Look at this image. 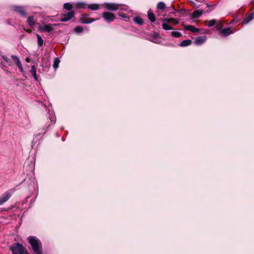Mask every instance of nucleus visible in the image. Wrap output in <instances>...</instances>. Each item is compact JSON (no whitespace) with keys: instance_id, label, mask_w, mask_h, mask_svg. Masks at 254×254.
<instances>
[{"instance_id":"nucleus-1","label":"nucleus","mask_w":254,"mask_h":254,"mask_svg":"<svg viewBox=\"0 0 254 254\" xmlns=\"http://www.w3.org/2000/svg\"><path fill=\"white\" fill-rule=\"evenodd\" d=\"M28 240L32 247L33 254H42V243L39 239L35 236H29Z\"/></svg>"},{"instance_id":"nucleus-2","label":"nucleus","mask_w":254,"mask_h":254,"mask_svg":"<svg viewBox=\"0 0 254 254\" xmlns=\"http://www.w3.org/2000/svg\"><path fill=\"white\" fill-rule=\"evenodd\" d=\"M12 254H29L26 249L19 243H13L10 248Z\"/></svg>"},{"instance_id":"nucleus-3","label":"nucleus","mask_w":254,"mask_h":254,"mask_svg":"<svg viewBox=\"0 0 254 254\" xmlns=\"http://www.w3.org/2000/svg\"><path fill=\"white\" fill-rule=\"evenodd\" d=\"M103 6L108 10L111 11H115L119 9L127 10V7L123 8L121 5L114 3H105L103 4Z\"/></svg>"},{"instance_id":"nucleus-4","label":"nucleus","mask_w":254,"mask_h":254,"mask_svg":"<svg viewBox=\"0 0 254 254\" xmlns=\"http://www.w3.org/2000/svg\"><path fill=\"white\" fill-rule=\"evenodd\" d=\"M103 17L105 20L108 22L113 21L116 18V16L114 13L109 12H104L103 13Z\"/></svg>"},{"instance_id":"nucleus-5","label":"nucleus","mask_w":254,"mask_h":254,"mask_svg":"<svg viewBox=\"0 0 254 254\" xmlns=\"http://www.w3.org/2000/svg\"><path fill=\"white\" fill-rule=\"evenodd\" d=\"M10 192L6 191L0 197V205L7 201L11 197Z\"/></svg>"},{"instance_id":"nucleus-6","label":"nucleus","mask_w":254,"mask_h":254,"mask_svg":"<svg viewBox=\"0 0 254 254\" xmlns=\"http://www.w3.org/2000/svg\"><path fill=\"white\" fill-rule=\"evenodd\" d=\"M74 15L73 11H71L66 14H64L63 15L61 18V21L62 22H65L71 19Z\"/></svg>"},{"instance_id":"nucleus-7","label":"nucleus","mask_w":254,"mask_h":254,"mask_svg":"<svg viewBox=\"0 0 254 254\" xmlns=\"http://www.w3.org/2000/svg\"><path fill=\"white\" fill-rule=\"evenodd\" d=\"M38 29L41 31L50 32L53 30V27L52 24H46L44 26L40 25Z\"/></svg>"},{"instance_id":"nucleus-8","label":"nucleus","mask_w":254,"mask_h":254,"mask_svg":"<svg viewBox=\"0 0 254 254\" xmlns=\"http://www.w3.org/2000/svg\"><path fill=\"white\" fill-rule=\"evenodd\" d=\"M206 40V37L205 36H200L197 37L194 41V43L197 45H200L203 44Z\"/></svg>"},{"instance_id":"nucleus-9","label":"nucleus","mask_w":254,"mask_h":254,"mask_svg":"<svg viewBox=\"0 0 254 254\" xmlns=\"http://www.w3.org/2000/svg\"><path fill=\"white\" fill-rule=\"evenodd\" d=\"M203 11L202 10L199 9L194 10L192 13V17L198 18L203 14Z\"/></svg>"},{"instance_id":"nucleus-10","label":"nucleus","mask_w":254,"mask_h":254,"mask_svg":"<svg viewBox=\"0 0 254 254\" xmlns=\"http://www.w3.org/2000/svg\"><path fill=\"white\" fill-rule=\"evenodd\" d=\"M14 9L15 11H17L20 14H21L22 16H25L26 13L24 10V9L22 7L19 6H15L14 7Z\"/></svg>"},{"instance_id":"nucleus-11","label":"nucleus","mask_w":254,"mask_h":254,"mask_svg":"<svg viewBox=\"0 0 254 254\" xmlns=\"http://www.w3.org/2000/svg\"><path fill=\"white\" fill-rule=\"evenodd\" d=\"M232 33V30L231 28H224L221 31V33L224 36H226Z\"/></svg>"},{"instance_id":"nucleus-12","label":"nucleus","mask_w":254,"mask_h":254,"mask_svg":"<svg viewBox=\"0 0 254 254\" xmlns=\"http://www.w3.org/2000/svg\"><path fill=\"white\" fill-rule=\"evenodd\" d=\"M27 22L31 27H32L36 24V21L34 19V17L32 16H30L27 18Z\"/></svg>"},{"instance_id":"nucleus-13","label":"nucleus","mask_w":254,"mask_h":254,"mask_svg":"<svg viewBox=\"0 0 254 254\" xmlns=\"http://www.w3.org/2000/svg\"><path fill=\"white\" fill-rule=\"evenodd\" d=\"M184 28L185 29L191 31L192 32H197L198 31V29L194 27L192 25H184Z\"/></svg>"},{"instance_id":"nucleus-14","label":"nucleus","mask_w":254,"mask_h":254,"mask_svg":"<svg viewBox=\"0 0 254 254\" xmlns=\"http://www.w3.org/2000/svg\"><path fill=\"white\" fill-rule=\"evenodd\" d=\"M30 72L32 75L33 76L35 80L37 81L38 80V76L36 74V67L35 65H32L31 66V69L30 70Z\"/></svg>"},{"instance_id":"nucleus-15","label":"nucleus","mask_w":254,"mask_h":254,"mask_svg":"<svg viewBox=\"0 0 254 254\" xmlns=\"http://www.w3.org/2000/svg\"><path fill=\"white\" fill-rule=\"evenodd\" d=\"M163 24L162 27L165 30H171L173 29V27L169 24V22H166L164 21V19H163Z\"/></svg>"},{"instance_id":"nucleus-16","label":"nucleus","mask_w":254,"mask_h":254,"mask_svg":"<svg viewBox=\"0 0 254 254\" xmlns=\"http://www.w3.org/2000/svg\"><path fill=\"white\" fill-rule=\"evenodd\" d=\"M191 43V41L190 40H189V39L185 40L182 41L180 43V46L181 47H186V46L190 45Z\"/></svg>"},{"instance_id":"nucleus-17","label":"nucleus","mask_w":254,"mask_h":254,"mask_svg":"<svg viewBox=\"0 0 254 254\" xmlns=\"http://www.w3.org/2000/svg\"><path fill=\"white\" fill-rule=\"evenodd\" d=\"M88 8L92 10H96L99 9V5L96 3L90 4L88 5Z\"/></svg>"},{"instance_id":"nucleus-18","label":"nucleus","mask_w":254,"mask_h":254,"mask_svg":"<svg viewBox=\"0 0 254 254\" xmlns=\"http://www.w3.org/2000/svg\"><path fill=\"white\" fill-rule=\"evenodd\" d=\"M148 17L149 19L151 22H154L155 21V17L154 14L152 12H151L150 10H149L148 11Z\"/></svg>"},{"instance_id":"nucleus-19","label":"nucleus","mask_w":254,"mask_h":254,"mask_svg":"<svg viewBox=\"0 0 254 254\" xmlns=\"http://www.w3.org/2000/svg\"><path fill=\"white\" fill-rule=\"evenodd\" d=\"M95 20V19L94 18H89V20H87L84 17H82L81 18V22L84 24H88L94 21Z\"/></svg>"},{"instance_id":"nucleus-20","label":"nucleus","mask_w":254,"mask_h":254,"mask_svg":"<svg viewBox=\"0 0 254 254\" xmlns=\"http://www.w3.org/2000/svg\"><path fill=\"white\" fill-rule=\"evenodd\" d=\"M164 21L166 22H171L174 23L175 25H177L179 23V21L178 19H176L174 18H166L164 19Z\"/></svg>"},{"instance_id":"nucleus-21","label":"nucleus","mask_w":254,"mask_h":254,"mask_svg":"<svg viewBox=\"0 0 254 254\" xmlns=\"http://www.w3.org/2000/svg\"><path fill=\"white\" fill-rule=\"evenodd\" d=\"M37 43L39 46H42L43 45L44 41L42 39V37L38 34H37Z\"/></svg>"},{"instance_id":"nucleus-22","label":"nucleus","mask_w":254,"mask_h":254,"mask_svg":"<svg viewBox=\"0 0 254 254\" xmlns=\"http://www.w3.org/2000/svg\"><path fill=\"white\" fill-rule=\"evenodd\" d=\"M254 18V15L253 14H250L244 20L243 22L244 23H247Z\"/></svg>"},{"instance_id":"nucleus-23","label":"nucleus","mask_w":254,"mask_h":254,"mask_svg":"<svg viewBox=\"0 0 254 254\" xmlns=\"http://www.w3.org/2000/svg\"><path fill=\"white\" fill-rule=\"evenodd\" d=\"M134 21L139 25H141L143 23V20L142 18L138 17H135L133 18Z\"/></svg>"},{"instance_id":"nucleus-24","label":"nucleus","mask_w":254,"mask_h":254,"mask_svg":"<svg viewBox=\"0 0 254 254\" xmlns=\"http://www.w3.org/2000/svg\"><path fill=\"white\" fill-rule=\"evenodd\" d=\"M60 62V61L58 58H56L54 60L53 67L55 69H56L58 67Z\"/></svg>"},{"instance_id":"nucleus-25","label":"nucleus","mask_w":254,"mask_h":254,"mask_svg":"<svg viewBox=\"0 0 254 254\" xmlns=\"http://www.w3.org/2000/svg\"><path fill=\"white\" fill-rule=\"evenodd\" d=\"M166 7L165 4L163 2H159L157 4V8L163 10Z\"/></svg>"},{"instance_id":"nucleus-26","label":"nucleus","mask_w":254,"mask_h":254,"mask_svg":"<svg viewBox=\"0 0 254 254\" xmlns=\"http://www.w3.org/2000/svg\"><path fill=\"white\" fill-rule=\"evenodd\" d=\"M171 35L173 37L179 38L182 36L181 33L178 31H172L171 32Z\"/></svg>"},{"instance_id":"nucleus-27","label":"nucleus","mask_w":254,"mask_h":254,"mask_svg":"<svg viewBox=\"0 0 254 254\" xmlns=\"http://www.w3.org/2000/svg\"><path fill=\"white\" fill-rule=\"evenodd\" d=\"M83 31V28L82 26H77L74 29V31L77 33H81Z\"/></svg>"},{"instance_id":"nucleus-28","label":"nucleus","mask_w":254,"mask_h":254,"mask_svg":"<svg viewBox=\"0 0 254 254\" xmlns=\"http://www.w3.org/2000/svg\"><path fill=\"white\" fill-rule=\"evenodd\" d=\"M64 7L66 10H70L72 8V6L69 3H66L64 4Z\"/></svg>"},{"instance_id":"nucleus-29","label":"nucleus","mask_w":254,"mask_h":254,"mask_svg":"<svg viewBox=\"0 0 254 254\" xmlns=\"http://www.w3.org/2000/svg\"><path fill=\"white\" fill-rule=\"evenodd\" d=\"M86 4L83 2H77L76 3V6L78 8H85Z\"/></svg>"},{"instance_id":"nucleus-30","label":"nucleus","mask_w":254,"mask_h":254,"mask_svg":"<svg viewBox=\"0 0 254 254\" xmlns=\"http://www.w3.org/2000/svg\"><path fill=\"white\" fill-rule=\"evenodd\" d=\"M2 60L7 64H8L9 65H10V63H11V62L10 61V60L7 58H6V57L4 56H2Z\"/></svg>"},{"instance_id":"nucleus-31","label":"nucleus","mask_w":254,"mask_h":254,"mask_svg":"<svg viewBox=\"0 0 254 254\" xmlns=\"http://www.w3.org/2000/svg\"><path fill=\"white\" fill-rule=\"evenodd\" d=\"M216 23V20L214 19H212L209 21V23L208 24V26L209 27H212Z\"/></svg>"},{"instance_id":"nucleus-32","label":"nucleus","mask_w":254,"mask_h":254,"mask_svg":"<svg viewBox=\"0 0 254 254\" xmlns=\"http://www.w3.org/2000/svg\"><path fill=\"white\" fill-rule=\"evenodd\" d=\"M118 15L123 18L127 17V14L123 12H119Z\"/></svg>"},{"instance_id":"nucleus-33","label":"nucleus","mask_w":254,"mask_h":254,"mask_svg":"<svg viewBox=\"0 0 254 254\" xmlns=\"http://www.w3.org/2000/svg\"><path fill=\"white\" fill-rule=\"evenodd\" d=\"M11 57L12 59V60L14 61L15 64H16L17 62H18L19 61H20L19 58L16 56L12 55L11 56Z\"/></svg>"},{"instance_id":"nucleus-34","label":"nucleus","mask_w":254,"mask_h":254,"mask_svg":"<svg viewBox=\"0 0 254 254\" xmlns=\"http://www.w3.org/2000/svg\"><path fill=\"white\" fill-rule=\"evenodd\" d=\"M49 119L51 122H55V116L54 115L50 114L49 115Z\"/></svg>"},{"instance_id":"nucleus-35","label":"nucleus","mask_w":254,"mask_h":254,"mask_svg":"<svg viewBox=\"0 0 254 254\" xmlns=\"http://www.w3.org/2000/svg\"><path fill=\"white\" fill-rule=\"evenodd\" d=\"M16 64L17 65V66L19 67L22 65L21 62L20 61H19L18 62L16 63Z\"/></svg>"},{"instance_id":"nucleus-36","label":"nucleus","mask_w":254,"mask_h":254,"mask_svg":"<svg viewBox=\"0 0 254 254\" xmlns=\"http://www.w3.org/2000/svg\"><path fill=\"white\" fill-rule=\"evenodd\" d=\"M19 69H20L21 72H23L24 70H23L22 65H21V66L19 67Z\"/></svg>"},{"instance_id":"nucleus-37","label":"nucleus","mask_w":254,"mask_h":254,"mask_svg":"<svg viewBox=\"0 0 254 254\" xmlns=\"http://www.w3.org/2000/svg\"><path fill=\"white\" fill-rule=\"evenodd\" d=\"M26 32L29 33H30L32 32V30L30 29H28L26 30Z\"/></svg>"},{"instance_id":"nucleus-38","label":"nucleus","mask_w":254,"mask_h":254,"mask_svg":"<svg viewBox=\"0 0 254 254\" xmlns=\"http://www.w3.org/2000/svg\"><path fill=\"white\" fill-rule=\"evenodd\" d=\"M26 61H27V62H29V59H28V58H27V59H26Z\"/></svg>"},{"instance_id":"nucleus-39","label":"nucleus","mask_w":254,"mask_h":254,"mask_svg":"<svg viewBox=\"0 0 254 254\" xmlns=\"http://www.w3.org/2000/svg\"><path fill=\"white\" fill-rule=\"evenodd\" d=\"M48 130V128L46 129V130L44 131V133H46V131Z\"/></svg>"},{"instance_id":"nucleus-40","label":"nucleus","mask_w":254,"mask_h":254,"mask_svg":"<svg viewBox=\"0 0 254 254\" xmlns=\"http://www.w3.org/2000/svg\"><path fill=\"white\" fill-rule=\"evenodd\" d=\"M50 127V125H48V127H47V128H48V127Z\"/></svg>"},{"instance_id":"nucleus-41","label":"nucleus","mask_w":254,"mask_h":254,"mask_svg":"<svg viewBox=\"0 0 254 254\" xmlns=\"http://www.w3.org/2000/svg\"><path fill=\"white\" fill-rule=\"evenodd\" d=\"M50 127V125H48V127H47V128H48V127Z\"/></svg>"}]
</instances>
